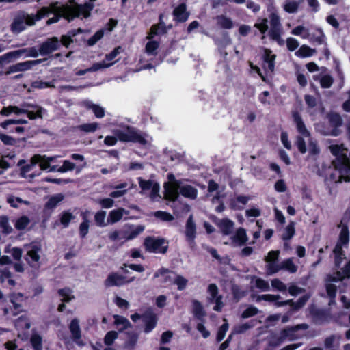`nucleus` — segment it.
Instances as JSON below:
<instances>
[{
    "instance_id": "2",
    "label": "nucleus",
    "mask_w": 350,
    "mask_h": 350,
    "mask_svg": "<svg viewBox=\"0 0 350 350\" xmlns=\"http://www.w3.org/2000/svg\"><path fill=\"white\" fill-rule=\"evenodd\" d=\"M53 3H56L57 8L55 11L49 13L54 14L55 16L47 21V25L57 23L60 17H63L68 21H71L75 17L80 16L88 18L93 8V5L90 3L84 5H79L73 1H70L63 5H59L58 2H54Z\"/></svg>"
},
{
    "instance_id": "25",
    "label": "nucleus",
    "mask_w": 350,
    "mask_h": 350,
    "mask_svg": "<svg viewBox=\"0 0 350 350\" xmlns=\"http://www.w3.org/2000/svg\"><path fill=\"white\" fill-rule=\"evenodd\" d=\"M69 329L71 333L72 337L73 340L76 342V343L80 345H82V343L80 341L81 334L79 326V320L78 319L75 318L71 321L69 325Z\"/></svg>"
},
{
    "instance_id": "31",
    "label": "nucleus",
    "mask_w": 350,
    "mask_h": 350,
    "mask_svg": "<svg viewBox=\"0 0 350 350\" xmlns=\"http://www.w3.org/2000/svg\"><path fill=\"white\" fill-rule=\"evenodd\" d=\"M345 278H350V262L345 266L342 273L338 271L333 275H329L327 280L329 282H337Z\"/></svg>"
},
{
    "instance_id": "56",
    "label": "nucleus",
    "mask_w": 350,
    "mask_h": 350,
    "mask_svg": "<svg viewBox=\"0 0 350 350\" xmlns=\"http://www.w3.org/2000/svg\"><path fill=\"white\" fill-rule=\"evenodd\" d=\"M295 234V227L294 224L291 223L289 225H288L282 234V238L283 239L288 240L291 239Z\"/></svg>"
},
{
    "instance_id": "54",
    "label": "nucleus",
    "mask_w": 350,
    "mask_h": 350,
    "mask_svg": "<svg viewBox=\"0 0 350 350\" xmlns=\"http://www.w3.org/2000/svg\"><path fill=\"white\" fill-rule=\"evenodd\" d=\"M252 281L254 282L255 286L261 291H266L269 289V283L262 279L255 278Z\"/></svg>"
},
{
    "instance_id": "13",
    "label": "nucleus",
    "mask_w": 350,
    "mask_h": 350,
    "mask_svg": "<svg viewBox=\"0 0 350 350\" xmlns=\"http://www.w3.org/2000/svg\"><path fill=\"white\" fill-rule=\"evenodd\" d=\"M144 245L150 252L164 254L167 250V243L164 239L147 237L144 241Z\"/></svg>"
},
{
    "instance_id": "1",
    "label": "nucleus",
    "mask_w": 350,
    "mask_h": 350,
    "mask_svg": "<svg viewBox=\"0 0 350 350\" xmlns=\"http://www.w3.org/2000/svg\"><path fill=\"white\" fill-rule=\"evenodd\" d=\"M331 152L336 157L334 161V172L331 177L336 183L350 181V160L347 157L348 149L343 144L329 146Z\"/></svg>"
},
{
    "instance_id": "38",
    "label": "nucleus",
    "mask_w": 350,
    "mask_h": 350,
    "mask_svg": "<svg viewBox=\"0 0 350 350\" xmlns=\"http://www.w3.org/2000/svg\"><path fill=\"white\" fill-rule=\"evenodd\" d=\"M7 202L14 208H18L19 206V204H25L26 205H29L30 202L27 200H23L21 198L16 197L12 195H9L6 198Z\"/></svg>"
},
{
    "instance_id": "46",
    "label": "nucleus",
    "mask_w": 350,
    "mask_h": 350,
    "mask_svg": "<svg viewBox=\"0 0 350 350\" xmlns=\"http://www.w3.org/2000/svg\"><path fill=\"white\" fill-rule=\"evenodd\" d=\"M291 33L295 36H299L304 39L308 38L309 37L308 29L302 25H299L294 28L292 30Z\"/></svg>"
},
{
    "instance_id": "11",
    "label": "nucleus",
    "mask_w": 350,
    "mask_h": 350,
    "mask_svg": "<svg viewBox=\"0 0 350 350\" xmlns=\"http://www.w3.org/2000/svg\"><path fill=\"white\" fill-rule=\"evenodd\" d=\"M137 180L142 189V193L150 192V198L154 201L160 198L159 195L160 187L158 183L153 180H144L141 177L138 178Z\"/></svg>"
},
{
    "instance_id": "3",
    "label": "nucleus",
    "mask_w": 350,
    "mask_h": 350,
    "mask_svg": "<svg viewBox=\"0 0 350 350\" xmlns=\"http://www.w3.org/2000/svg\"><path fill=\"white\" fill-rule=\"evenodd\" d=\"M293 118L297 131L299 133L295 143L299 152L304 154L306 152L307 150H308L311 155L318 154L319 148L317 142L311 137L310 133L307 129L300 115L297 112H294L293 113Z\"/></svg>"
},
{
    "instance_id": "19",
    "label": "nucleus",
    "mask_w": 350,
    "mask_h": 350,
    "mask_svg": "<svg viewBox=\"0 0 350 350\" xmlns=\"http://www.w3.org/2000/svg\"><path fill=\"white\" fill-rule=\"evenodd\" d=\"M59 40L56 37H53L43 42L38 50L39 54L46 55L57 50L59 46Z\"/></svg>"
},
{
    "instance_id": "12",
    "label": "nucleus",
    "mask_w": 350,
    "mask_h": 350,
    "mask_svg": "<svg viewBox=\"0 0 350 350\" xmlns=\"http://www.w3.org/2000/svg\"><path fill=\"white\" fill-rule=\"evenodd\" d=\"M207 297L206 301L208 304H215L213 310L217 312H220L224 307V304L222 301L223 297L219 294L218 287L215 284H211L207 287Z\"/></svg>"
},
{
    "instance_id": "8",
    "label": "nucleus",
    "mask_w": 350,
    "mask_h": 350,
    "mask_svg": "<svg viewBox=\"0 0 350 350\" xmlns=\"http://www.w3.org/2000/svg\"><path fill=\"white\" fill-rule=\"evenodd\" d=\"M338 227L340 228L339 239L334 249L336 264L338 266L340 264L342 259L344 258V254H342V246L347 245L349 241V232L347 225L344 224V220L341 221Z\"/></svg>"
},
{
    "instance_id": "18",
    "label": "nucleus",
    "mask_w": 350,
    "mask_h": 350,
    "mask_svg": "<svg viewBox=\"0 0 350 350\" xmlns=\"http://www.w3.org/2000/svg\"><path fill=\"white\" fill-rule=\"evenodd\" d=\"M42 62V59H36V60H28L23 62H19L16 64L10 66L6 74L9 75L11 73H15L18 72H25L31 70L33 66L40 64Z\"/></svg>"
},
{
    "instance_id": "22",
    "label": "nucleus",
    "mask_w": 350,
    "mask_h": 350,
    "mask_svg": "<svg viewBox=\"0 0 350 350\" xmlns=\"http://www.w3.org/2000/svg\"><path fill=\"white\" fill-rule=\"evenodd\" d=\"M142 319L145 324L144 332H150L156 326L157 319L152 310H147L143 315Z\"/></svg>"
},
{
    "instance_id": "27",
    "label": "nucleus",
    "mask_w": 350,
    "mask_h": 350,
    "mask_svg": "<svg viewBox=\"0 0 350 350\" xmlns=\"http://www.w3.org/2000/svg\"><path fill=\"white\" fill-rule=\"evenodd\" d=\"M129 214V212L123 208H118L111 211L107 217V224H113L120 221L124 215Z\"/></svg>"
},
{
    "instance_id": "36",
    "label": "nucleus",
    "mask_w": 350,
    "mask_h": 350,
    "mask_svg": "<svg viewBox=\"0 0 350 350\" xmlns=\"http://www.w3.org/2000/svg\"><path fill=\"white\" fill-rule=\"evenodd\" d=\"M84 105L88 109H91L94 112L96 118H101L105 116V110L102 107L94 104L90 101L85 102Z\"/></svg>"
},
{
    "instance_id": "43",
    "label": "nucleus",
    "mask_w": 350,
    "mask_h": 350,
    "mask_svg": "<svg viewBox=\"0 0 350 350\" xmlns=\"http://www.w3.org/2000/svg\"><path fill=\"white\" fill-rule=\"evenodd\" d=\"M299 3V1L295 0H287L283 8L284 10L288 13H295L297 11Z\"/></svg>"
},
{
    "instance_id": "44",
    "label": "nucleus",
    "mask_w": 350,
    "mask_h": 350,
    "mask_svg": "<svg viewBox=\"0 0 350 350\" xmlns=\"http://www.w3.org/2000/svg\"><path fill=\"white\" fill-rule=\"evenodd\" d=\"M98 128L97 122L85 123L77 126V129L84 133H93Z\"/></svg>"
},
{
    "instance_id": "39",
    "label": "nucleus",
    "mask_w": 350,
    "mask_h": 350,
    "mask_svg": "<svg viewBox=\"0 0 350 350\" xmlns=\"http://www.w3.org/2000/svg\"><path fill=\"white\" fill-rule=\"evenodd\" d=\"M314 53V49H312L306 45H302L299 50L295 52V55L304 58L313 55Z\"/></svg>"
},
{
    "instance_id": "60",
    "label": "nucleus",
    "mask_w": 350,
    "mask_h": 350,
    "mask_svg": "<svg viewBox=\"0 0 350 350\" xmlns=\"http://www.w3.org/2000/svg\"><path fill=\"white\" fill-rule=\"evenodd\" d=\"M117 338L118 333L115 331H110L106 334L104 338V342L106 345H111Z\"/></svg>"
},
{
    "instance_id": "21",
    "label": "nucleus",
    "mask_w": 350,
    "mask_h": 350,
    "mask_svg": "<svg viewBox=\"0 0 350 350\" xmlns=\"http://www.w3.org/2000/svg\"><path fill=\"white\" fill-rule=\"evenodd\" d=\"M134 278L129 280H126L125 278L118 273H111L108 275L105 281V285L107 287L114 286H122L126 283L131 282L134 280Z\"/></svg>"
},
{
    "instance_id": "15",
    "label": "nucleus",
    "mask_w": 350,
    "mask_h": 350,
    "mask_svg": "<svg viewBox=\"0 0 350 350\" xmlns=\"http://www.w3.org/2000/svg\"><path fill=\"white\" fill-rule=\"evenodd\" d=\"M180 183L175 179L174 175H168V183L164 186L166 199L174 201L177 198L180 193Z\"/></svg>"
},
{
    "instance_id": "51",
    "label": "nucleus",
    "mask_w": 350,
    "mask_h": 350,
    "mask_svg": "<svg viewBox=\"0 0 350 350\" xmlns=\"http://www.w3.org/2000/svg\"><path fill=\"white\" fill-rule=\"evenodd\" d=\"M21 57L20 50L11 51L3 55V58L5 62H10L12 60H16Z\"/></svg>"
},
{
    "instance_id": "32",
    "label": "nucleus",
    "mask_w": 350,
    "mask_h": 350,
    "mask_svg": "<svg viewBox=\"0 0 350 350\" xmlns=\"http://www.w3.org/2000/svg\"><path fill=\"white\" fill-rule=\"evenodd\" d=\"M33 162L39 164L41 170L51 172L50 169L53 165H51L47 161V156L36 154L33 156Z\"/></svg>"
},
{
    "instance_id": "58",
    "label": "nucleus",
    "mask_w": 350,
    "mask_h": 350,
    "mask_svg": "<svg viewBox=\"0 0 350 350\" xmlns=\"http://www.w3.org/2000/svg\"><path fill=\"white\" fill-rule=\"evenodd\" d=\"M154 215L157 218H158L163 221H172L174 219V217L170 213H168L164 212V211H156L154 213Z\"/></svg>"
},
{
    "instance_id": "28",
    "label": "nucleus",
    "mask_w": 350,
    "mask_h": 350,
    "mask_svg": "<svg viewBox=\"0 0 350 350\" xmlns=\"http://www.w3.org/2000/svg\"><path fill=\"white\" fill-rule=\"evenodd\" d=\"M174 19L178 22L186 21L189 16V13L187 11V6L185 3H182L177 6L173 12Z\"/></svg>"
},
{
    "instance_id": "17",
    "label": "nucleus",
    "mask_w": 350,
    "mask_h": 350,
    "mask_svg": "<svg viewBox=\"0 0 350 350\" xmlns=\"http://www.w3.org/2000/svg\"><path fill=\"white\" fill-rule=\"evenodd\" d=\"M40 252L41 246L39 244H31L28 247L26 260L31 267L35 268L39 267Z\"/></svg>"
},
{
    "instance_id": "45",
    "label": "nucleus",
    "mask_w": 350,
    "mask_h": 350,
    "mask_svg": "<svg viewBox=\"0 0 350 350\" xmlns=\"http://www.w3.org/2000/svg\"><path fill=\"white\" fill-rule=\"evenodd\" d=\"M58 294L61 297L63 302H68L74 298L72 291L69 288H64L59 290Z\"/></svg>"
},
{
    "instance_id": "59",
    "label": "nucleus",
    "mask_w": 350,
    "mask_h": 350,
    "mask_svg": "<svg viewBox=\"0 0 350 350\" xmlns=\"http://www.w3.org/2000/svg\"><path fill=\"white\" fill-rule=\"evenodd\" d=\"M11 301L16 310L21 308V302L23 301V295L21 293H14L11 295Z\"/></svg>"
},
{
    "instance_id": "49",
    "label": "nucleus",
    "mask_w": 350,
    "mask_h": 350,
    "mask_svg": "<svg viewBox=\"0 0 350 350\" xmlns=\"http://www.w3.org/2000/svg\"><path fill=\"white\" fill-rule=\"evenodd\" d=\"M83 221L80 224L79 233L82 237H84L89 230V221L87 219V215L85 213L81 214Z\"/></svg>"
},
{
    "instance_id": "20",
    "label": "nucleus",
    "mask_w": 350,
    "mask_h": 350,
    "mask_svg": "<svg viewBox=\"0 0 350 350\" xmlns=\"http://www.w3.org/2000/svg\"><path fill=\"white\" fill-rule=\"evenodd\" d=\"M185 234L189 244L193 246L196 237V225L193 220L192 215L189 216L186 222Z\"/></svg>"
},
{
    "instance_id": "61",
    "label": "nucleus",
    "mask_w": 350,
    "mask_h": 350,
    "mask_svg": "<svg viewBox=\"0 0 350 350\" xmlns=\"http://www.w3.org/2000/svg\"><path fill=\"white\" fill-rule=\"evenodd\" d=\"M29 223V219L26 216H23L16 220L15 227L18 230L25 229Z\"/></svg>"
},
{
    "instance_id": "40",
    "label": "nucleus",
    "mask_w": 350,
    "mask_h": 350,
    "mask_svg": "<svg viewBox=\"0 0 350 350\" xmlns=\"http://www.w3.org/2000/svg\"><path fill=\"white\" fill-rule=\"evenodd\" d=\"M126 187H127L126 183H123L119 184L116 186L111 187L112 189H115L116 190L114 191H112L110 193V196L113 198H118L123 196L124 194H126V190L122 189H124Z\"/></svg>"
},
{
    "instance_id": "62",
    "label": "nucleus",
    "mask_w": 350,
    "mask_h": 350,
    "mask_svg": "<svg viewBox=\"0 0 350 350\" xmlns=\"http://www.w3.org/2000/svg\"><path fill=\"white\" fill-rule=\"evenodd\" d=\"M258 312V310L257 308L250 306L243 312L241 317L243 319L249 318L256 315Z\"/></svg>"
},
{
    "instance_id": "64",
    "label": "nucleus",
    "mask_w": 350,
    "mask_h": 350,
    "mask_svg": "<svg viewBox=\"0 0 350 350\" xmlns=\"http://www.w3.org/2000/svg\"><path fill=\"white\" fill-rule=\"evenodd\" d=\"M16 327L18 329H22L23 328L28 329L30 327V323L28 319L21 317L17 320Z\"/></svg>"
},
{
    "instance_id": "55",
    "label": "nucleus",
    "mask_w": 350,
    "mask_h": 350,
    "mask_svg": "<svg viewBox=\"0 0 350 350\" xmlns=\"http://www.w3.org/2000/svg\"><path fill=\"white\" fill-rule=\"evenodd\" d=\"M31 343L35 350H42V338L37 334H33L31 337Z\"/></svg>"
},
{
    "instance_id": "9",
    "label": "nucleus",
    "mask_w": 350,
    "mask_h": 350,
    "mask_svg": "<svg viewBox=\"0 0 350 350\" xmlns=\"http://www.w3.org/2000/svg\"><path fill=\"white\" fill-rule=\"evenodd\" d=\"M167 275V278L163 280L164 283L172 282L177 286L179 291L186 288L188 280L180 275H176L167 269L161 268L157 270L154 275V278H159L160 275Z\"/></svg>"
},
{
    "instance_id": "30",
    "label": "nucleus",
    "mask_w": 350,
    "mask_h": 350,
    "mask_svg": "<svg viewBox=\"0 0 350 350\" xmlns=\"http://www.w3.org/2000/svg\"><path fill=\"white\" fill-rule=\"evenodd\" d=\"M191 310L194 317L198 319L201 320L206 316L203 305L198 300L194 299L191 301Z\"/></svg>"
},
{
    "instance_id": "26",
    "label": "nucleus",
    "mask_w": 350,
    "mask_h": 350,
    "mask_svg": "<svg viewBox=\"0 0 350 350\" xmlns=\"http://www.w3.org/2000/svg\"><path fill=\"white\" fill-rule=\"evenodd\" d=\"M250 200V198L247 196H237L230 200L229 206L234 210H240Z\"/></svg>"
},
{
    "instance_id": "47",
    "label": "nucleus",
    "mask_w": 350,
    "mask_h": 350,
    "mask_svg": "<svg viewBox=\"0 0 350 350\" xmlns=\"http://www.w3.org/2000/svg\"><path fill=\"white\" fill-rule=\"evenodd\" d=\"M21 57H37L40 54L38 50L35 47L20 49Z\"/></svg>"
},
{
    "instance_id": "16",
    "label": "nucleus",
    "mask_w": 350,
    "mask_h": 350,
    "mask_svg": "<svg viewBox=\"0 0 350 350\" xmlns=\"http://www.w3.org/2000/svg\"><path fill=\"white\" fill-rule=\"evenodd\" d=\"M270 20V37L278 43L282 44L283 40L280 38L282 26L279 16L275 12H272L269 16Z\"/></svg>"
},
{
    "instance_id": "33",
    "label": "nucleus",
    "mask_w": 350,
    "mask_h": 350,
    "mask_svg": "<svg viewBox=\"0 0 350 350\" xmlns=\"http://www.w3.org/2000/svg\"><path fill=\"white\" fill-rule=\"evenodd\" d=\"M180 193L186 198L194 199L197 196V190L190 185L180 184Z\"/></svg>"
},
{
    "instance_id": "52",
    "label": "nucleus",
    "mask_w": 350,
    "mask_h": 350,
    "mask_svg": "<svg viewBox=\"0 0 350 350\" xmlns=\"http://www.w3.org/2000/svg\"><path fill=\"white\" fill-rule=\"evenodd\" d=\"M224 324L219 327L217 334V340L219 342L224 338L229 327L228 323L226 319H224Z\"/></svg>"
},
{
    "instance_id": "23",
    "label": "nucleus",
    "mask_w": 350,
    "mask_h": 350,
    "mask_svg": "<svg viewBox=\"0 0 350 350\" xmlns=\"http://www.w3.org/2000/svg\"><path fill=\"white\" fill-rule=\"evenodd\" d=\"M124 228V238L125 241L134 239L145 229V227L143 225H126Z\"/></svg>"
},
{
    "instance_id": "6",
    "label": "nucleus",
    "mask_w": 350,
    "mask_h": 350,
    "mask_svg": "<svg viewBox=\"0 0 350 350\" xmlns=\"http://www.w3.org/2000/svg\"><path fill=\"white\" fill-rule=\"evenodd\" d=\"M114 134L119 140L122 142H137L142 145H148L151 142V137L138 133L131 128H127L126 130H116Z\"/></svg>"
},
{
    "instance_id": "42",
    "label": "nucleus",
    "mask_w": 350,
    "mask_h": 350,
    "mask_svg": "<svg viewBox=\"0 0 350 350\" xmlns=\"http://www.w3.org/2000/svg\"><path fill=\"white\" fill-rule=\"evenodd\" d=\"M114 323L118 327H120V331H122L131 326V323L126 318L119 315L114 316Z\"/></svg>"
},
{
    "instance_id": "48",
    "label": "nucleus",
    "mask_w": 350,
    "mask_h": 350,
    "mask_svg": "<svg viewBox=\"0 0 350 350\" xmlns=\"http://www.w3.org/2000/svg\"><path fill=\"white\" fill-rule=\"evenodd\" d=\"M282 269H285L290 273H295L297 270V267L293 263L291 258H288L281 263Z\"/></svg>"
},
{
    "instance_id": "5",
    "label": "nucleus",
    "mask_w": 350,
    "mask_h": 350,
    "mask_svg": "<svg viewBox=\"0 0 350 350\" xmlns=\"http://www.w3.org/2000/svg\"><path fill=\"white\" fill-rule=\"evenodd\" d=\"M43 109L40 106H33L32 105L25 103L21 107L17 106L4 107L1 110L0 113L2 116H9L11 113L15 114H27L29 120H34L36 118H42V113Z\"/></svg>"
},
{
    "instance_id": "14",
    "label": "nucleus",
    "mask_w": 350,
    "mask_h": 350,
    "mask_svg": "<svg viewBox=\"0 0 350 350\" xmlns=\"http://www.w3.org/2000/svg\"><path fill=\"white\" fill-rule=\"evenodd\" d=\"M279 299H280L279 295L267 294V295H262L261 296H259L258 297L257 300L258 301L264 300V301H269V302H275V305L278 307L282 306L287 305V304H291V306L297 309V308L302 307L305 304L306 301L308 299V297H301L298 300L297 303L296 304V306H295V304L292 302V300H286V301H276Z\"/></svg>"
},
{
    "instance_id": "34",
    "label": "nucleus",
    "mask_w": 350,
    "mask_h": 350,
    "mask_svg": "<svg viewBox=\"0 0 350 350\" xmlns=\"http://www.w3.org/2000/svg\"><path fill=\"white\" fill-rule=\"evenodd\" d=\"M218 226L224 234H230L234 229V223L228 219H223L218 222Z\"/></svg>"
},
{
    "instance_id": "7",
    "label": "nucleus",
    "mask_w": 350,
    "mask_h": 350,
    "mask_svg": "<svg viewBox=\"0 0 350 350\" xmlns=\"http://www.w3.org/2000/svg\"><path fill=\"white\" fill-rule=\"evenodd\" d=\"M163 15H160V22L158 25H153L147 36L148 40L146 44V52L148 55H155L157 49L159 48V44L157 41L152 40V39L156 35L164 33L166 31L165 25L162 22Z\"/></svg>"
},
{
    "instance_id": "29",
    "label": "nucleus",
    "mask_w": 350,
    "mask_h": 350,
    "mask_svg": "<svg viewBox=\"0 0 350 350\" xmlns=\"http://www.w3.org/2000/svg\"><path fill=\"white\" fill-rule=\"evenodd\" d=\"M263 59L265 62L264 68L270 72H272L275 67L274 61L275 59V55H272L270 50L265 49Z\"/></svg>"
},
{
    "instance_id": "4",
    "label": "nucleus",
    "mask_w": 350,
    "mask_h": 350,
    "mask_svg": "<svg viewBox=\"0 0 350 350\" xmlns=\"http://www.w3.org/2000/svg\"><path fill=\"white\" fill-rule=\"evenodd\" d=\"M56 3H51L48 7H42L36 14H29L25 12H20L14 18L11 29L15 33H21L26 29V26H32L36 21L41 20L50 12H54L57 9Z\"/></svg>"
},
{
    "instance_id": "10",
    "label": "nucleus",
    "mask_w": 350,
    "mask_h": 350,
    "mask_svg": "<svg viewBox=\"0 0 350 350\" xmlns=\"http://www.w3.org/2000/svg\"><path fill=\"white\" fill-rule=\"evenodd\" d=\"M308 326L306 323L297 325L295 327H288L282 331L277 337V341L274 340L271 341L273 346H278L285 340H293L297 338L299 336L296 334L299 329H307Z\"/></svg>"
},
{
    "instance_id": "41",
    "label": "nucleus",
    "mask_w": 350,
    "mask_h": 350,
    "mask_svg": "<svg viewBox=\"0 0 350 350\" xmlns=\"http://www.w3.org/2000/svg\"><path fill=\"white\" fill-rule=\"evenodd\" d=\"M217 24L222 28L231 29L233 27L232 21L226 16L221 15L216 17Z\"/></svg>"
},
{
    "instance_id": "57",
    "label": "nucleus",
    "mask_w": 350,
    "mask_h": 350,
    "mask_svg": "<svg viewBox=\"0 0 350 350\" xmlns=\"http://www.w3.org/2000/svg\"><path fill=\"white\" fill-rule=\"evenodd\" d=\"M104 36V30L100 29L98 31H96L93 36H92L88 40V46H94L96 44L98 41H99Z\"/></svg>"
},
{
    "instance_id": "63",
    "label": "nucleus",
    "mask_w": 350,
    "mask_h": 350,
    "mask_svg": "<svg viewBox=\"0 0 350 350\" xmlns=\"http://www.w3.org/2000/svg\"><path fill=\"white\" fill-rule=\"evenodd\" d=\"M252 327V325L250 323H245L241 325H237L232 332V334H241L244 333Z\"/></svg>"
},
{
    "instance_id": "37",
    "label": "nucleus",
    "mask_w": 350,
    "mask_h": 350,
    "mask_svg": "<svg viewBox=\"0 0 350 350\" xmlns=\"http://www.w3.org/2000/svg\"><path fill=\"white\" fill-rule=\"evenodd\" d=\"M64 198L62 193H57L51 196L46 204V207L49 209L55 208L59 203H60Z\"/></svg>"
},
{
    "instance_id": "24",
    "label": "nucleus",
    "mask_w": 350,
    "mask_h": 350,
    "mask_svg": "<svg viewBox=\"0 0 350 350\" xmlns=\"http://www.w3.org/2000/svg\"><path fill=\"white\" fill-rule=\"evenodd\" d=\"M246 231L243 228L237 230L236 233L231 237V244L235 247H240L247 241Z\"/></svg>"
},
{
    "instance_id": "35",
    "label": "nucleus",
    "mask_w": 350,
    "mask_h": 350,
    "mask_svg": "<svg viewBox=\"0 0 350 350\" xmlns=\"http://www.w3.org/2000/svg\"><path fill=\"white\" fill-rule=\"evenodd\" d=\"M75 168V165L70 162V161L65 160L63 161V165L58 167L57 165H53L50 171L51 172H66L68 171H72Z\"/></svg>"
},
{
    "instance_id": "50",
    "label": "nucleus",
    "mask_w": 350,
    "mask_h": 350,
    "mask_svg": "<svg viewBox=\"0 0 350 350\" xmlns=\"http://www.w3.org/2000/svg\"><path fill=\"white\" fill-rule=\"evenodd\" d=\"M106 212L100 211L95 214L94 219L96 224L99 226H106L108 225L107 221L105 222Z\"/></svg>"
},
{
    "instance_id": "53",
    "label": "nucleus",
    "mask_w": 350,
    "mask_h": 350,
    "mask_svg": "<svg viewBox=\"0 0 350 350\" xmlns=\"http://www.w3.org/2000/svg\"><path fill=\"white\" fill-rule=\"evenodd\" d=\"M113 64V62L107 63L106 61L103 60L101 62L94 64L90 68H89V70L90 72H96L101 69L109 68Z\"/></svg>"
}]
</instances>
